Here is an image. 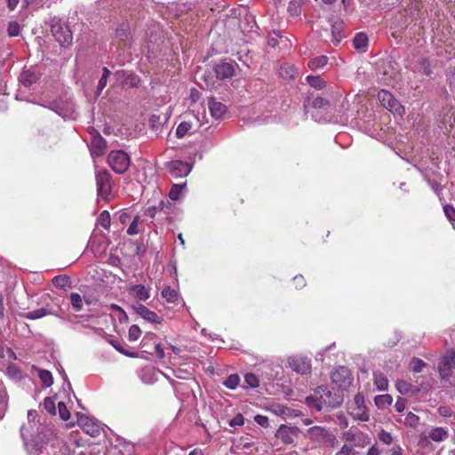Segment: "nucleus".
Masks as SVG:
<instances>
[{"mask_svg": "<svg viewBox=\"0 0 455 455\" xmlns=\"http://www.w3.org/2000/svg\"><path fill=\"white\" fill-rule=\"evenodd\" d=\"M50 108L65 120H76L78 117L74 102L68 98L60 97L51 103Z\"/></svg>", "mask_w": 455, "mask_h": 455, "instance_id": "obj_3", "label": "nucleus"}, {"mask_svg": "<svg viewBox=\"0 0 455 455\" xmlns=\"http://www.w3.org/2000/svg\"><path fill=\"white\" fill-rule=\"evenodd\" d=\"M427 437L432 442L441 443L449 437V430L447 427H435L428 431Z\"/></svg>", "mask_w": 455, "mask_h": 455, "instance_id": "obj_20", "label": "nucleus"}, {"mask_svg": "<svg viewBox=\"0 0 455 455\" xmlns=\"http://www.w3.org/2000/svg\"><path fill=\"white\" fill-rule=\"evenodd\" d=\"M231 427H242L244 424V418L241 413H237L233 419L228 421Z\"/></svg>", "mask_w": 455, "mask_h": 455, "instance_id": "obj_56", "label": "nucleus"}, {"mask_svg": "<svg viewBox=\"0 0 455 455\" xmlns=\"http://www.w3.org/2000/svg\"><path fill=\"white\" fill-rule=\"evenodd\" d=\"M186 184H174L172 185L170 192L169 196L172 200L177 201L180 199L182 190L185 188Z\"/></svg>", "mask_w": 455, "mask_h": 455, "instance_id": "obj_42", "label": "nucleus"}, {"mask_svg": "<svg viewBox=\"0 0 455 455\" xmlns=\"http://www.w3.org/2000/svg\"><path fill=\"white\" fill-rule=\"evenodd\" d=\"M306 79L311 87L318 90L323 89L326 85L324 79L320 76H307Z\"/></svg>", "mask_w": 455, "mask_h": 455, "instance_id": "obj_33", "label": "nucleus"}, {"mask_svg": "<svg viewBox=\"0 0 455 455\" xmlns=\"http://www.w3.org/2000/svg\"><path fill=\"white\" fill-rule=\"evenodd\" d=\"M305 0H290L287 12L291 17L297 18L300 15Z\"/></svg>", "mask_w": 455, "mask_h": 455, "instance_id": "obj_23", "label": "nucleus"}, {"mask_svg": "<svg viewBox=\"0 0 455 455\" xmlns=\"http://www.w3.org/2000/svg\"><path fill=\"white\" fill-rule=\"evenodd\" d=\"M78 425L90 436L96 437L100 435V425L94 419L87 416H80L78 418Z\"/></svg>", "mask_w": 455, "mask_h": 455, "instance_id": "obj_12", "label": "nucleus"}, {"mask_svg": "<svg viewBox=\"0 0 455 455\" xmlns=\"http://www.w3.org/2000/svg\"><path fill=\"white\" fill-rule=\"evenodd\" d=\"M254 420L258 425L263 427H267L269 425L268 418L264 415H256Z\"/></svg>", "mask_w": 455, "mask_h": 455, "instance_id": "obj_61", "label": "nucleus"}, {"mask_svg": "<svg viewBox=\"0 0 455 455\" xmlns=\"http://www.w3.org/2000/svg\"><path fill=\"white\" fill-rule=\"evenodd\" d=\"M28 455H48L49 449L47 444L33 443L28 447Z\"/></svg>", "mask_w": 455, "mask_h": 455, "instance_id": "obj_29", "label": "nucleus"}, {"mask_svg": "<svg viewBox=\"0 0 455 455\" xmlns=\"http://www.w3.org/2000/svg\"><path fill=\"white\" fill-rule=\"evenodd\" d=\"M208 106L212 116L215 119L221 118L227 111L226 106L221 102L216 101L214 99L209 100Z\"/></svg>", "mask_w": 455, "mask_h": 455, "instance_id": "obj_22", "label": "nucleus"}, {"mask_svg": "<svg viewBox=\"0 0 455 455\" xmlns=\"http://www.w3.org/2000/svg\"><path fill=\"white\" fill-rule=\"evenodd\" d=\"M443 212L447 219L452 222L455 220V208L451 205H443Z\"/></svg>", "mask_w": 455, "mask_h": 455, "instance_id": "obj_59", "label": "nucleus"}, {"mask_svg": "<svg viewBox=\"0 0 455 455\" xmlns=\"http://www.w3.org/2000/svg\"><path fill=\"white\" fill-rule=\"evenodd\" d=\"M44 407L50 414H56L55 400L52 397H46L44 401Z\"/></svg>", "mask_w": 455, "mask_h": 455, "instance_id": "obj_51", "label": "nucleus"}, {"mask_svg": "<svg viewBox=\"0 0 455 455\" xmlns=\"http://www.w3.org/2000/svg\"><path fill=\"white\" fill-rule=\"evenodd\" d=\"M140 335H141V331H140V328L138 325L132 324L129 328L128 338H129L130 341H136V340H138L139 338L140 337Z\"/></svg>", "mask_w": 455, "mask_h": 455, "instance_id": "obj_50", "label": "nucleus"}, {"mask_svg": "<svg viewBox=\"0 0 455 455\" xmlns=\"http://www.w3.org/2000/svg\"><path fill=\"white\" fill-rule=\"evenodd\" d=\"M419 418L412 412L407 413V415L404 419L405 425L410 426V427H416L419 424Z\"/></svg>", "mask_w": 455, "mask_h": 455, "instance_id": "obj_57", "label": "nucleus"}, {"mask_svg": "<svg viewBox=\"0 0 455 455\" xmlns=\"http://www.w3.org/2000/svg\"><path fill=\"white\" fill-rule=\"evenodd\" d=\"M378 99L381 105L394 115L400 116L403 115V107L388 91L380 90L378 93Z\"/></svg>", "mask_w": 455, "mask_h": 455, "instance_id": "obj_6", "label": "nucleus"}, {"mask_svg": "<svg viewBox=\"0 0 455 455\" xmlns=\"http://www.w3.org/2000/svg\"><path fill=\"white\" fill-rule=\"evenodd\" d=\"M7 407V395L3 383L0 381V419L4 417Z\"/></svg>", "mask_w": 455, "mask_h": 455, "instance_id": "obj_39", "label": "nucleus"}, {"mask_svg": "<svg viewBox=\"0 0 455 455\" xmlns=\"http://www.w3.org/2000/svg\"><path fill=\"white\" fill-rule=\"evenodd\" d=\"M269 411L276 416L284 417L288 414L289 408L281 404H273L270 406Z\"/></svg>", "mask_w": 455, "mask_h": 455, "instance_id": "obj_48", "label": "nucleus"}, {"mask_svg": "<svg viewBox=\"0 0 455 455\" xmlns=\"http://www.w3.org/2000/svg\"><path fill=\"white\" fill-rule=\"evenodd\" d=\"M444 132L455 138V117L446 115L443 119Z\"/></svg>", "mask_w": 455, "mask_h": 455, "instance_id": "obj_36", "label": "nucleus"}, {"mask_svg": "<svg viewBox=\"0 0 455 455\" xmlns=\"http://www.w3.org/2000/svg\"><path fill=\"white\" fill-rule=\"evenodd\" d=\"M59 415L63 420H68L70 418V413L63 402L58 403Z\"/></svg>", "mask_w": 455, "mask_h": 455, "instance_id": "obj_54", "label": "nucleus"}, {"mask_svg": "<svg viewBox=\"0 0 455 455\" xmlns=\"http://www.w3.org/2000/svg\"><path fill=\"white\" fill-rule=\"evenodd\" d=\"M315 390L323 407L335 408L339 406L343 401L342 395L337 394L332 395L330 389L325 386L317 387Z\"/></svg>", "mask_w": 455, "mask_h": 455, "instance_id": "obj_7", "label": "nucleus"}, {"mask_svg": "<svg viewBox=\"0 0 455 455\" xmlns=\"http://www.w3.org/2000/svg\"><path fill=\"white\" fill-rule=\"evenodd\" d=\"M406 400L402 397H398L395 403V409L397 412H403L406 408Z\"/></svg>", "mask_w": 455, "mask_h": 455, "instance_id": "obj_62", "label": "nucleus"}, {"mask_svg": "<svg viewBox=\"0 0 455 455\" xmlns=\"http://www.w3.org/2000/svg\"><path fill=\"white\" fill-rule=\"evenodd\" d=\"M132 296L140 301H146L150 298V288H147L143 284H132L129 288Z\"/></svg>", "mask_w": 455, "mask_h": 455, "instance_id": "obj_19", "label": "nucleus"}, {"mask_svg": "<svg viewBox=\"0 0 455 455\" xmlns=\"http://www.w3.org/2000/svg\"><path fill=\"white\" fill-rule=\"evenodd\" d=\"M381 450L376 445L371 446L365 455H380Z\"/></svg>", "mask_w": 455, "mask_h": 455, "instance_id": "obj_64", "label": "nucleus"}, {"mask_svg": "<svg viewBox=\"0 0 455 455\" xmlns=\"http://www.w3.org/2000/svg\"><path fill=\"white\" fill-rule=\"evenodd\" d=\"M192 125L189 122H181L176 129V136L179 139L184 138L191 130Z\"/></svg>", "mask_w": 455, "mask_h": 455, "instance_id": "obj_41", "label": "nucleus"}, {"mask_svg": "<svg viewBox=\"0 0 455 455\" xmlns=\"http://www.w3.org/2000/svg\"><path fill=\"white\" fill-rule=\"evenodd\" d=\"M331 379L339 387H344L351 383V372L344 366L337 368L331 374Z\"/></svg>", "mask_w": 455, "mask_h": 455, "instance_id": "obj_14", "label": "nucleus"}, {"mask_svg": "<svg viewBox=\"0 0 455 455\" xmlns=\"http://www.w3.org/2000/svg\"><path fill=\"white\" fill-rule=\"evenodd\" d=\"M289 367L295 372L306 375L311 371V363L307 357L293 355L288 358Z\"/></svg>", "mask_w": 455, "mask_h": 455, "instance_id": "obj_11", "label": "nucleus"}, {"mask_svg": "<svg viewBox=\"0 0 455 455\" xmlns=\"http://www.w3.org/2000/svg\"><path fill=\"white\" fill-rule=\"evenodd\" d=\"M110 74V71L107 68H103L102 76L98 83L96 94L99 96L102 90L106 87L108 83V78Z\"/></svg>", "mask_w": 455, "mask_h": 455, "instance_id": "obj_43", "label": "nucleus"}, {"mask_svg": "<svg viewBox=\"0 0 455 455\" xmlns=\"http://www.w3.org/2000/svg\"><path fill=\"white\" fill-rule=\"evenodd\" d=\"M374 385L379 391H385L388 387V379L381 372H374L373 374Z\"/></svg>", "mask_w": 455, "mask_h": 455, "instance_id": "obj_26", "label": "nucleus"}, {"mask_svg": "<svg viewBox=\"0 0 455 455\" xmlns=\"http://www.w3.org/2000/svg\"><path fill=\"white\" fill-rule=\"evenodd\" d=\"M162 297L165 299L167 302L174 303L179 299V292L175 289L166 286L162 291Z\"/></svg>", "mask_w": 455, "mask_h": 455, "instance_id": "obj_32", "label": "nucleus"}, {"mask_svg": "<svg viewBox=\"0 0 455 455\" xmlns=\"http://www.w3.org/2000/svg\"><path fill=\"white\" fill-rule=\"evenodd\" d=\"M295 429L293 427L281 425L276 431L275 436L285 444H291L294 442Z\"/></svg>", "mask_w": 455, "mask_h": 455, "instance_id": "obj_18", "label": "nucleus"}, {"mask_svg": "<svg viewBox=\"0 0 455 455\" xmlns=\"http://www.w3.org/2000/svg\"><path fill=\"white\" fill-rule=\"evenodd\" d=\"M38 377L42 382V385L44 387H49L53 383V379L52 373L47 370H39Z\"/></svg>", "mask_w": 455, "mask_h": 455, "instance_id": "obj_37", "label": "nucleus"}, {"mask_svg": "<svg viewBox=\"0 0 455 455\" xmlns=\"http://www.w3.org/2000/svg\"><path fill=\"white\" fill-rule=\"evenodd\" d=\"M328 63V58L325 55L317 56L313 58L308 62V67L311 70L323 68Z\"/></svg>", "mask_w": 455, "mask_h": 455, "instance_id": "obj_30", "label": "nucleus"}, {"mask_svg": "<svg viewBox=\"0 0 455 455\" xmlns=\"http://www.w3.org/2000/svg\"><path fill=\"white\" fill-rule=\"evenodd\" d=\"M425 366L426 363L423 362V360L418 357H413L409 363V369L415 373L421 372Z\"/></svg>", "mask_w": 455, "mask_h": 455, "instance_id": "obj_38", "label": "nucleus"}, {"mask_svg": "<svg viewBox=\"0 0 455 455\" xmlns=\"http://www.w3.org/2000/svg\"><path fill=\"white\" fill-rule=\"evenodd\" d=\"M133 310L141 316L144 320L152 323H160V317L154 312L148 309L141 303H137L132 306Z\"/></svg>", "mask_w": 455, "mask_h": 455, "instance_id": "obj_15", "label": "nucleus"}, {"mask_svg": "<svg viewBox=\"0 0 455 455\" xmlns=\"http://www.w3.org/2000/svg\"><path fill=\"white\" fill-rule=\"evenodd\" d=\"M70 300H71V305H72L73 308L76 311L82 310V308H83V299H82L80 294H78L76 292H72L70 294Z\"/></svg>", "mask_w": 455, "mask_h": 455, "instance_id": "obj_46", "label": "nucleus"}, {"mask_svg": "<svg viewBox=\"0 0 455 455\" xmlns=\"http://www.w3.org/2000/svg\"><path fill=\"white\" fill-rule=\"evenodd\" d=\"M280 76L285 79H291L296 76L297 70L290 64H284L281 66L279 70Z\"/></svg>", "mask_w": 455, "mask_h": 455, "instance_id": "obj_34", "label": "nucleus"}, {"mask_svg": "<svg viewBox=\"0 0 455 455\" xmlns=\"http://www.w3.org/2000/svg\"><path fill=\"white\" fill-rule=\"evenodd\" d=\"M395 388L400 394L409 396L416 395L421 390L419 386L412 385L404 379H398L395 383Z\"/></svg>", "mask_w": 455, "mask_h": 455, "instance_id": "obj_17", "label": "nucleus"}, {"mask_svg": "<svg viewBox=\"0 0 455 455\" xmlns=\"http://www.w3.org/2000/svg\"><path fill=\"white\" fill-rule=\"evenodd\" d=\"M41 76L42 73L40 71V67L38 66L31 67L28 69L23 70L19 76L20 87L16 94V99L19 100L29 101L28 98L25 95V90L30 88L34 84H36Z\"/></svg>", "mask_w": 455, "mask_h": 455, "instance_id": "obj_2", "label": "nucleus"}, {"mask_svg": "<svg viewBox=\"0 0 455 455\" xmlns=\"http://www.w3.org/2000/svg\"><path fill=\"white\" fill-rule=\"evenodd\" d=\"M364 396L358 393L355 395L353 402L348 405V413L354 420L367 422L370 420V414L365 406Z\"/></svg>", "mask_w": 455, "mask_h": 455, "instance_id": "obj_5", "label": "nucleus"}, {"mask_svg": "<svg viewBox=\"0 0 455 455\" xmlns=\"http://www.w3.org/2000/svg\"><path fill=\"white\" fill-rule=\"evenodd\" d=\"M8 35L12 37L19 36L20 32V26L17 21H11L7 28Z\"/></svg>", "mask_w": 455, "mask_h": 455, "instance_id": "obj_53", "label": "nucleus"}, {"mask_svg": "<svg viewBox=\"0 0 455 455\" xmlns=\"http://www.w3.org/2000/svg\"><path fill=\"white\" fill-rule=\"evenodd\" d=\"M306 436L319 446L335 448L338 445L337 436L328 428L314 426L307 430Z\"/></svg>", "mask_w": 455, "mask_h": 455, "instance_id": "obj_1", "label": "nucleus"}, {"mask_svg": "<svg viewBox=\"0 0 455 455\" xmlns=\"http://www.w3.org/2000/svg\"><path fill=\"white\" fill-rule=\"evenodd\" d=\"M52 34L55 39L60 43L61 46L68 45L72 42V34L70 30L61 27H52Z\"/></svg>", "mask_w": 455, "mask_h": 455, "instance_id": "obj_16", "label": "nucleus"}, {"mask_svg": "<svg viewBox=\"0 0 455 455\" xmlns=\"http://www.w3.org/2000/svg\"><path fill=\"white\" fill-rule=\"evenodd\" d=\"M315 390L314 394L306 397V404L312 410L316 411H322L323 408L322 403H320L319 397H317Z\"/></svg>", "mask_w": 455, "mask_h": 455, "instance_id": "obj_31", "label": "nucleus"}, {"mask_svg": "<svg viewBox=\"0 0 455 455\" xmlns=\"http://www.w3.org/2000/svg\"><path fill=\"white\" fill-rule=\"evenodd\" d=\"M140 223V218L136 216L130 226L127 228V234L130 235H137L140 232L139 224Z\"/></svg>", "mask_w": 455, "mask_h": 455, "instance_id": "obj_52", "label": "nucleus"}, {"mask_svg": "<svg viewBox=\"0 0 455 455\" xmlns=\"http://www.w3.org/2000/svg\"><path fill=\"white\" fill-rule=\"evenodd\" d=\"M339 455H355V450L351 445L344 444L338 451Z\"/></svg>", "mask_w": 455, "mask_h": 455, "instance_id": "obj_63", "label": "nucleus"}, {"mask_svg": "<svg viewBox=\"0 0 455 455\" xmlns=\"http://www.w3.org/2000/svg\"><path fill=\"white\" fill-rule=\"evenodd\" d=\"M170 204H171L169 201H167V202L161 201L157 206L153 205V206L148 207L145 212V214L147 216H148L149 218L154 219L156 217L157 212L164 211V208L165 206H169Z\"/></svg>", "mask_w": 455, "mask_h": 455, "instance_id": "obj_35", "label": "nucleus"}, {"mask_svg": "<svg viewBox=\"0 0 455 455\" xmlns=\"http://www.w3.org/2000/svg\"><path fill=\"white\" fill-rule=\"evenodd\" d=\"M244 382L247 387L255 388L259 385L258 377L253 373H246L244 375Z\"/></svg>", "mask_w": 455, "mask_h": 455, "instance_id": "obj_47", "label": "nucleus"}, {"mask_svg": "<svg viewBox=\"0 0 455 455\" xmlns=\"http://www.w3.org/2000/svg\"><path fill=\"white\" fill-rule=\"evenodd\" d=\"M166 169L172 177L181 178L186 177L190 173L192 165L187 162L173 160L166 164Z\"/></svg>", "mask_w": 455, "mask_h": 455, "instance_id": "obj_9", "label": "nucleus"}, {"mask_svg": "<svg viewBox=\"0 0 455 455\" xmlns=\"http://www.w3.org/2000/svg\"><path fill=\"white\" fill-rule=\"evenodd\" d=\"M52 283L55 287L67 290L71 287L70 277L67 275H57L52 279Z\"/></svg>", "mask_w": 455, "mask_h": 455, "instance_id": "obj_28", "label": "nucleus"}, {"mask_svg": "<svg viewBox=\"0 0 455 455\" xmlns=\"http://www.w3.org/2000/svg\"><path fill=\"white\" fill-rule=\"evenodd\" d=\"M354 47L359 52H365L368 46V36L364 33H358L353 40Z\"/></svg>", "mask_w": 455, "mask_h": 455, "instance_id": "obj_24", "label": "nucleus"}, {"mask_svg": "<svg viewBox=\"0 0 455 455\" xmlns=\"http://www.w3.org/2000/svg\"><path fill=\"white\" fill-rule=\"evenodd\" d=\"M130 163V157L124 150H112L108 156V165L115 172L119 174L127 171Z\"/></svg>", "mask_w": 455, "mask_h": 455, "instance_id": "obj_4", "label": "nucleus"}, {"mask_svg": "<svg viewBox=\"0 0 455 455\" xmlns=\"http://www.w3.org/2000/svg\"><path fill=\"white\" fill-rule=\"evenodd\" d=\"M237 68L238 65L235 61H221L215 66L214 71L219 79L224 80L231 78Z\"/></svg>", "mask_w": 455, "mask_h": 455, "instance_id": "obj_13", "label": "nucleus"}, {"mask_svg": "<svg viewBox=\"0 0 455 455\" xmlns=\"http://www.w3.org/2000/svg\"><path fill=\"white\" fill-rule=\"evenodd\" d=\"M52 312L48 307H42L33 311H29L23 315V317L29 320L40 319L45 315H51Z\"/></svg>", "mask_w": 455, "mask_h": 455, "instance_id": "obj_25", "label": "nucleus"}, {"mask_svg": "<svg viewBox=\"0 0 455 455\" xmlns=\"http://www.w3.org/2000/svg\"><path fill=\"white\" fill-rule=\"evenodd\" d=\"M240 384V377L237 374L229 375L226 380L223 382V385L228 389L234 390Z\"/></svg>", "mask_w": 455, "mask_h": 455, "instance_id": "obj_40", "label": "nucleus"}, {"mask_svg": "<svg viewBox=\"0 0 455 455\" xmlns=\"http://www.w3.org/2000/svg\"><path fill=\"white\" fill-rule=\"evenodd\" d=\"M378 438L380 442L387 445H390L394 441L393 435L384 429H381L378 433Z\"/></svg>", "mask_w": 455, "mask_h": 455, "instance_id": "obj_49", "label": "nucleus"}, {"mask_svg": "<svg viewBox=\"0 0 455 455\" xmlns=\"http://www.w3.org/2000/svg\"><path fill=\"white\" fill-rule=\"evenodd\" d=\"M328 105V100L322 97H316L312 101V107L315 108H325Z\"/></svg>", "mask_w": 455, "mask_h": 455, "instance_id": "obj_60", "label": "nucleus"}, {"mask_svg": "<svg viewBox=\"0 0 455 455\" xmlns=\"http://www.w3.org/2000/svg\"><path fill=\"white\" fill-rule=\"evenodd\" d=\"M374 403L379 409L384 410L392 404L393 398L388 394L379 395L375 396Z\"/></svg>", "mask_w": 455, "mask_h": 455, "instance_id": "obj_27", "label": "nucleus"}, {"mask_svg": "<svg viewBox=\"0 0 455 455\" xmlns=\"http://www.w3.org/2000/svg\"><path fill=\"white\" fill-rule=\"evenodd\" d=\"M98 225L108 229L110 227V214L108 211H103L100 212L99 218L97 219Z\"/></svg>", "mask_w": 455, "mask_h": 455, "instance_id": "obj_45", "label": "nucleus"}, {"mask_svg": "<svg viewBox=\"0 0 455 455\" xmlns=\"http://www.w3.org/2000/svg\"><path fill=\"white\" fill-rule=\"evenodd\" d=\"M344 37V34L341 31L339 26L332 25L331 26V41L335 45H338L342 38Z\"/></svg>", "mask_w": 455, "mask_h": 455, "instance_id": "obj_44", "label": "nucleus"}, {"mask_svg": "<svg viewBox=\"0 0 455 455\" xmlns=\"http://www.w3.org/2000/svg\"><path fill=\"white\" fill-rule=\"evenodd\" d=\"M91 144V153L92 156H99L103 155L104 150L107 148V142L102 136L100 134L93 136Z\"/></svg>", "mask_w": 455, "mask_h": 455, "instance_id": "obj_21", "label": "nucleus"}, {"mask_svg": "<svg viewBox=\"0 0 455 455\" xmlns=\"http://www.w3.org/2000/svg\"><path fill=\"white\" fill-rule=\"evenodd\" d=\"M108 342L115 347L116 350H117L119 353L128 355L130 357H135L134 354H130L124 350L123 347L121 346L120 342L115 339H108Z\"/></svg>", "mask_w": 455, "mask_h": 455, "instance_id": "obj_58", "label": "nucleus"}, {"mask_svg": "<svg viewBox=\"0 0 455 455\" xmlns=\"http://www.w3.org/2000/svg\"><path fill=\"white\" fill-rule=\"evenodd\" d=\"M96 185L98 196L108 200L111 191L110 174L108 171L96 172Z\"/></svg>", "mask_w": 455, "mask_h": 455, "instance_id": "obj_8", "label": "nucleus"}, {"mask_svg": "<svg viewBox=\"0 0 455 455\" xmlns=\"http://www.w3.org/2000/svg\"><path fill=\"white\" fill-rule=\"evenodd\" d=\"M358 435H361V433L357 432L356 430L353 429V428H350L349 430L346 431L343 433L342 435V438L347 441V442H355V439H356V436ZM362 435H363L362 434Z\"/></svg>", "mask_w": 455, "mask_h": 455, "instance_id": "obj_55", "label": "nucleus"}, {"mask_svg": "<svg viewBox=\"0 0 455 455\" xmlns=\"http://www.w3.org/2000/svg\"><path fill=\"white\" fill-rule=\"evenodd\" d=\"M455 364V352L448 351L442 358L438 365L441 379H448L452 373L451 368Z\"/></svg>", "mask_w": 455, "mask_h": 455, "instance_id": "obj_10", "label": "nucleus"}]
</instances>
